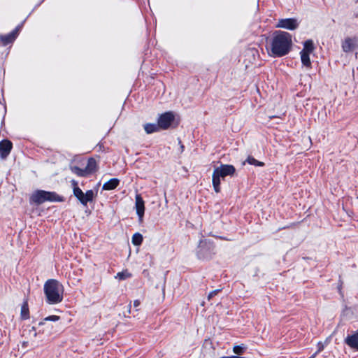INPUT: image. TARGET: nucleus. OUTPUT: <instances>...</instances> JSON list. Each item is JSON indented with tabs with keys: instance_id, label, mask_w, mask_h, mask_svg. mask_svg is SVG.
Wrapping results in <instances>:
<instances>
[{
	"instance_id": "obj_15",
	"label": "nucleus",
	"mask_w": 358,
	"mask_h": 358,
	"mask_svg": "<svg viewBox=\"0 0 358 358\" xmlns=\"http://www.w3.org/2000/svg\"><path fill=\"white\" fill-rule=\"evenodd\" d=\"M144 129L148 134H150L155 132L159 131L161 128L158 123H147L144 124Z\"/></svg>"
},
{
	"instance_id": "obj_12",
	"label": "nucleus",
	"mask_w": 358,
	"mask_h": 358,
	"mask_svg": "<svg viewBox=\"0 0 358 358\" xmlns=\"http://www.w3.org/2000/svg\"><path fill=\"white\" fill-rule=\"evenodd\" d=\"M344 342L351 349L358 351V329L352 334L348 335Z\"/></svg>"
},
{
	"instance_id": "obj_16",
	"label": "nucleus",
	"mask_w": 358,
	"mask_h": 358,
	"mask_svg": "<svg viewBox=\"0 0 358 358\" xmlns=\"http://www.w3.org/2000/svg\"><path fill=\"white\" fill-rule=\"evenodd\" d=\"M20 317L22 320L29 318V310L27 300H24L21 307Z\"/></svg>"
},
{
	"instance_id": "obj_5",
	"label": "nucleus",
	"mask_w": 358,
	"mask_h": 358,
	"mask_svg": "<svg viewBox=\"0 0 358 358\" xmlns=\"http://www.w3.org/2000/svg\"><path fill=\"white\" fill-rule=\"evenodd\" d=\"M70 169L72 173L79 177H86L97 171V163L94 158L91 157L88 159L87 166L85 169H80L76 166H71Z\"/></svg>"
},
{
	"instance_id": "obj_29",
	"label": "nucleus",
	"mask_w": 358,
	"mask_h": 358,
	"mask_svg": "<svg viewBox=\"0 0 358 358\" xmlns=\"http://www.w3.org/2000/svg\"><path fill=\"white\" fill-rule=\"evenodd\" d=\"M71 183H72V185H73V188L74 187H78V182H77L76 180H73L71 181Z\"/></svg>"
},
{
	"instance_id": "obj_6",
	"label": "nucleus",
	"mask_w": 358,
	"mask_h": 358,
	"mask_svg": "<svg viewBox=\"0 0 358 358\" xmlns=\"http://www.w3.org/2000/svg\"><path fill=\"white\" fill-rule=\"evenodd\" d=\"M73 192V195L83 206H87L88 202L92 201L94 197V191L92 189L84 193L79 187H74Z\"/></svg>"
},
{
	"instance_id": "obj_4",
	"label": "nucleus",
	"mask_w": 358,
	"mask_h": 358,
	"mask_svg": "<svg viewBox=\"0 0 358 358\" xmlns=\"http://www.w3.org/2000/svg\"><path fill=\"white\" fill-rule=\"evenodd\" d=\"M235 171V167L231 164H222L220 166L214 169L212 182L214 190L217 193L220 192V178H224L228 176H233Z\"/></svg>"
},
{
	"instance_id": "obj_18",
	"label": "nucleus",
	"mask_w": 358,
	"mask_h": 358,
	"mask_svg": "<svg viewBox=\"0 0 358 358\" xmlns=\"http://www.w3.org/2000/svg\"><path fill=\"white\" fill-rule=\"evenodd\" d=\"M315 49L313 41L307 40L303 43V48L301 52H306V53H312Z\"/></svg>"
},
{
	"instance_id": "obj_20",
	"label": "nucleus",
	"mask_w": 358,
	"mask_h": 358,
	"mask_svg": "<svg viewBox=\"0 0 358 358\" xmlns=\"http://www.w3.org/2000/svg\"><path fill=\"white\" fill-rule=\"evenodd\" d=\"M143 236L139 233H135L131 238V242L134 245L138 246L143 242Z\"/></svg>"
},
{
	"instance_id": "obj_10",
	"label": "nucleus",
	"mask_w": 358,
	"mask_h": 358,
	"mask_svg": "<svg viewBox=\"0 0 358 358\" xmlns=\"http://www.w3.org/2000/svg\"><path fill=\"white\" fill-rule=\"evenodd\" d=\"M298 27L299 23L294 18L280 19L276 24V27L283 28L289 30H294Z\"/></svg>"
},
{
	"instance_id": "obj_13",
	"label": "nucleus",
	"mask_w": 358,
	"mask_h": 358,
	"mask_svg": "<svg viewBox=\"0 0 358 358\" xmlns=\"http://www.w3.org/2000/svg\"><path fill=\"white\" fill-rule=\"evenodd\" d=\"M135 206L136 210V214L138 215L139 220H142L145 212V206L144 201L140 194L136 195Z\"/></svg>"
},
{
	"instance_id": "obj_22",
	"label": "nucleus",
	"mask_w": 358,
	"mask_h": 358,
	"mask_svg": "<svg viewBox=\"0 0 358 358\" xmlns=\"http://www.w3.org/2000/svg\"><path fill=\"white\" fill-rule=\"evenodd\" d=\"M130 276H131V274L128 271H122V272L117 273L115 278H118L120 280H125V279L129 278Z\"/></svg>"
},
{
	"instance_id": "obj_24",
	"label": "nucleus",
	"mask_w": 358,
	"mask_h": 358,
	"mask_svg": "<svg viewBox=\"0 0 358 358\" xmlns=\"http://www.w3.org/2000/svg\"><path fill=\"white\" fill-rule=\"evenodd\" d=\"M317 346V350L316 351V352L317 354L320 353V352H322L324 348V345L322 342H318Z\"/></svg>"
},
{
	"instance_id": "obj_17",
	"label": "nucleus",
	"mask_w": 358,
	"mask_h": 358,
	"mask_svg": "<svg viewBox=\"0 0 358 358\" xmlns=\"http://www.w3.org/2000/svg\"><path fill=\"white\" fill-rule=\"evenodd\" d=\"M301 63L307 68L311 67V62L310 59V54L306 52H300Z\"/></svg>"
},
{
	"instance_id": "obj_3",
	"label": "nucleus",
	"mask_w": 358,
	"mask_h": 358,
	"mask_svg": "<svg viewBox=\"0 0 358 358\" xmlns=\"http://www.w3.org/2000/svg\"><path fill=\"white\" fill-rule=\"evenodd\" d=\"M29 201L31 203L40 205L45 201L62 202L64 201V197L55 192L38 189L33 192L30 196Z\"/></svg>"
},
{
	"instance_id": "obj_19",
	"label": "nucleus",
	"mask_w": 358,
	"mask_h": 358,
	"mask_svg": "<svg viewBox=\"0 0 358 358\" xmlns=\"http://www.w3.org/2000/svg\"><path fill=\"white\" fill-rule=\"evenodd\" d=\"M245 163L255 166H264L265 165L264 162L257 160L252 156H248L243 164L244 165Z\"/></svg>"
},
{
	"instance_id": "obj_26",
	"label": "nucleus",
	"mask_w": 358,
	"mask_h": 358,
	"mask_svg": "<svg viewBox=\"0 0 358 358\" xmlns=\"http://www.w3.org/2000/svg\"><path fill=\"white\" fill-rule=\"evenodd\" d=\"M178 143H179V145L180 146V152H182L184 151L185 146L182 143V141L180 139H178Z\"/></svg>"
},
{
	"instance_id": "obj_8",
	"label": "nucleus",
	"mask_w": 358,
	"mask_h": 358,
	"mask_svg": "<svg viewBox=\"0 0 358 358\" xmlns=\"http://www.w3.org/2000/svg\"><path fill=\"white\" fill-rule=\"evenodd\" d=\"M342 50L344 52L348 53L352 52L358 48V37H346L342 41Z\"/></svg>"
},
{
	"instance_id": "obj_28",
	"label": "nucleus",
	"mask_w": 358,
	"mask_h": 358,
	"mask_svg": "<svg viewBox=\"0 0 358 358\" xmlns=\"http://www.w3.org/2000/svg\"><path fill=\"white\" fill-rule=\"evenodd\" d=\"M198 257L200 259H204L205 258L204 255H203L202 253H201V249L198 252Z\"/></svg>"
},
{
	"instance_id": "obj_1",
	"label": "nucleus",
	"mask_w": 358,
	"mask_h": 358,
	"mask_svg": "<svg viewBox=\"0 0 358 358\" xmlns=\"http://www.w3.org/2000/svg\"><path fill=\"white\" fill-rule=\"evenodd\" d=\"M292 40L289 33L282 31H275L270 41L267 50L270 56L281 57L287 55L292 48Z\"/></svg>"
},
{
	"instance_id": "obj_21",
	"label": "nucleus",
	"mask_w": 358,
	"mask_h": 358,
	"mask_svg": "<svg viewBox=\"0 0 358 358\" xmlns=\"http://www.w3.org/2000/svg\"><path fill=\"white\" fill-rule=\"evenodd\" d=\"M247 349L246 346L245 345H235L233 348V351L236 355H242L244 353L245 350Z\"/></svg>"
},
{
	"instance_id": "obj_9",
	"label": "nucleus",
	"mask_w": 358,
	"mask_h": 358,
	"mask_svg": "<svg viewBox=\"0 0 358 358\" xmlns=\"http://www.w3.org/2000/svg\"><path fill=\"white\" fill-rule=\"evenodd\" d=\"M21 28L22 25H18L11 32L5 35H0V41L2 45H7L12 43L17 37Z\"/></svg>"
},
{
	"instance_id": "obj_7",
	"label": "nucleus",
	"mask_w": 358,
	"mask_h": 358,
	"mask_svg": "<svg viewBox=\"0 0 358 358\" xmlns=\"http://www.w3.org/2000/svg\"><path fill=\"white\" fill-rule=\"evenodd\" d=\"M175 122V115L172 111L165 112L161 114L158 119L157 122L161 129L166 130L169 129Z\"/></svg>"
},
{
	"instance_id": "obj_11",
	"label": "nucleus",
	"mask_w": 358,
	"mask_h": 358,
	"mask_svg": "<svg viewBox=\"0 0 358 358\" xmlns=\"http://www.w3.org/2000/svg\"><path fill=\"white\" fill-rule=\"evenodd\" d=\"M13 148V143L8 139H3L0 141V157L5 159L8 157Z\"/></svg>"
},
{
	"instance_id": "obj_27",
	"label": "nucleus",
	"mask_w": 358,
	"mask_h": 358,
	"mask_svg": "<svg viewBox=\"0 0 358 358\" xmlns=\"http://www.w3.org/2000/svg\"><path fill=\"white\" fill-rule=\"evenodd\" d=\"M140 304H141V302H140V301H139L138 299H136V300H135V301H134V306L135 308L138 307V306H140Z\"/></svg>"
},
{
	"instance_id": "obj_30",
	"label": "nucleus",
	"mask_w": 358,
	"mask_h": 358,
	"mask_svg": "<svg viewBox=\"0 0 358 358\" xmlns=\"http://www.w3.org/2000/svg\"><path fill=\"white\" fill-rule=\"evenodd\" d=\"M44 324V322H41L39 323V325H42V324Z\"/></svg>"
},
{
	"instance_id": "obj_25",
	"label": "nucleus",
	"mask_w": 358,
	"mask_h": 358,
	"mask_svg": "<svg viewBox=\"0 0 358 358\" xmlns=\"http://www.w3.org/2000/svg\"><path fill=\"white\" fill-rule=\"evenodd\" d=\"M220 292V289H215V290H213L212 292H210L209 294H208V299L210 300L211 298H213V296H215L216 294H217V293Z\"/></svg>"
},
{
	"instance_id": "obj_2",
	"label": "nucleus",
	"mask_w": 358,
	"mask_h": 358,
	"mask_svg": "<svg viewBox=\"0 0 358 358\" xmlns=\"http://www.w3.org/2000/svg\"><path fill=\"white\" fill-rule=\"evenodd\" d=\"M46 303L48 304H57L62 301L64 298V286L55 279L48 280L43 286Z\"/></svg>"
},
{
	"instance_id": "obj_23",
	"label": "nucleus",
	"mask_w": 358,
	"mask_h": 358,
	"mask_svg": "<svg viewBox=\"0 0 358 358\" xmlns=\"http://www.w3.org/2000/svg\"><path fill=\"white\" fill-rule=\"evenodd\" d=\"M60 319L59 316L57 315H50L44 318V321L57 322Z\"/></svg>"
},
{
	"instance_id": "obj_14",
	"label": "nucleus",
	"mask_w": 358,
	"mask_h": 358,
	"mask_svg": "<svg viewBox=\"0 0 358 358\" xmlns=\"http://www.w3.org/2000/svg\"><path fill=\"white\" fill-rule=\"evenodd\" d=\"M120 183L117 178H112L103 185L102 189L103 190H113L115 189Z\"/></svg>"
}]
</instances>
